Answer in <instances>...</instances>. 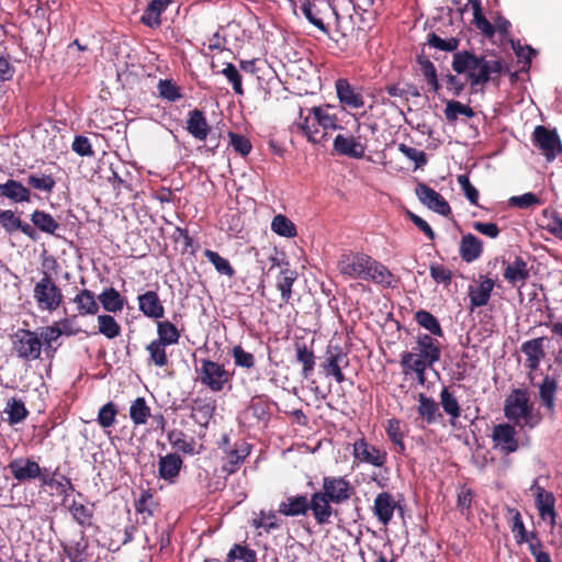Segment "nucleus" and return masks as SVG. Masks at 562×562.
<instances>
[{"instance_id":"25","label":"nucleus","mask_w":562,"mask_h":562,"mask_svg":"<svg viewBox=\"0 0 562 562\" xmlns=\"http://www.w3.org/2000/svg\"><path fill=\"white\" fill-rule=\"evenodd\" d=\"M480 283L476 286L469 288L470 310L485 306L491 297L495 282L493 279L480 276Z\"/></svg>"},{"instance_id":"58","label":"nucleus","mask_w":562,"mask_h":562,"mask_svg":"<svg viewBox=\"0 0 562 562\" xmlns=\"http://www.w3.org/2000/svg\"><path fill=\"white\" fill-rule=\"evenodd\" d=\"M271 229L282 237H295L297 234L296 226L285 215L278 214L273 217Z\"/></svg>"},{"instance_id":"22","label":"nucleus","mask_w":562,"mask_h":562,"mask_svg":"<svg viewBox=\"0 0 562 562\" xmlns=\"http://www.w3.org/2000/svg\"><path fill=\"white\" fill-rule=\"evenodd\" d=\"M333 148L338 155L355 159H362L367 149L366 145L357 140L356 137L342 134H338L334 138Z\"/></svg>"},{"instance_id":"17","label":"nucleus","mask_w":562,"mask_h":562,"mask_svg":"<svg viewBox=\"0 0 562 562\" xmlns=\"http://www.w3.org/2000/svg\"><path fill=\"white\" fill-rule=\"evenodd\" d=\"M302 14L307 21L319 31L327 33L328 30L324 23V16L334 11L330 3L326 0H304L300 7Z\"/></svg>"},{"instance_id":"44","label":"nucleus","mask_w":562,"mask_h":562,"mask_svg":"<svg viewBox=\"0 0 562 562\" xmlns=\"http://www.w3.org/2000/svg\"><path fill=\"white\" fill-rule=\"evenodd\" d=\"M439 398L443 412L450 417L451 424H454L461 416V407L454 393L450 391L449 387L445 386L439 394Z\"/></svg>"},{"instance_id":"5","label":"nucleus","mask_w":562,"mask_h":562,"mask_svg":"<svg viewBox=\"0 0 562 562\" xmlns=\"http://www.w3.org/2000/svg\"><path fill=\"white\" fill-rule=\"evenodd\" d=\"M33 297L41 311H56L63 303L64 295L52 276L43 272V277L34 284Z\"/></svg>"},{"instance_id":"37","label":"nucleus","mask_w":562,"mask_h":562,"mask_svg":"<svg viewBox=\"0 0 562 562\" xmlns=\"http://www.w3.org/2000/svg\"><path fill=\"white\" fill-rule=\"evenodd\" d=\"M72 302L76 304L77 313L80 316L97 315L100 310L94 293L88 289L78 291Z\"/></svg>"},{"instance_id":"60","label":"nucleus","mask_w":562,"mask_h":562,"mask_svg":"<svg viewBox=\"0 0 562 562\" xmlns=\"http://www.w3.org/2000/svg\"><path fill=\"white\" fill-rule=\"evenodd\" d=\"M99 333L109 339H114L121 334V326L115 318L109 314L98 316Z\"/></svg>"},{"instance_id":"47","label":"nucleus","mask_w":562,"mask_h":562,"mask_svg":"<svg viewBox=\"0 0 562 562\" xmlns=\"http://www.w3.org/2000/svg\"><path fill=\"white\" fill-rule=\"evenodd\" d=\"M417 63L420 66V71L427 82V85L430 87V90L435 93H438L441 89L440 81L438 79L437 69L432 61L424 55L417 56Z\"/></svg>"},{"instance_id":"52","label":"nucleus","mask_w":562,"mask_h":562,"mask_svg":"<svg viewBox=\"0 0 562 562\" xmlns=\"http://www.w3.org/2000/svg\"><path fill=\"white\" fill-rule=\"evenodd\" d=\"M415 321L417 324L428 330L431 335L437 337H443V330L437 317L430 312L419 310L415 313Z\"/></svg>"},{"instance_id":"14","label":"nucleus","mask_w":562,"mask_h":562,"mask_svg":"<svg viewBox=\"0 0 562 562\" xmlns=\"http://www.w3.org/2000/svg\"><path fill=\"white\" fill-rule=\"evenodd\" d=\"M530 490L535 491V505L540 518L544 521H549L552 527L555 526L558 513L555 510L554 494L540 486L538 480L533 481Z\"/></svg>"},{"instance_id":"6","label":"nucleus","mask_w":562,"mask_h":562,"mask_svg":"<svg viewBox=\"0 0 562 562\" xmlns=\"http://www.w3.org/2000/svg\"><path fill=\"white\" fill-rule=\"evenodd\" d=\"M12 476L19 482H26L38 479L41 486H53L54 474H49L47 469L42 470L40 464L29 458H15L8 464Z\"/></svg>"},{"instance_id":"41","label":"nucleus","mask_w":562,"mask_h":562,"mask_svg":"<svg viewBox=\"0 0 562 562\" xmlns=\"http://www.w3.org/2000/svg\"><path fill=\"white\" fill-rule=\"evenodd\" d=\"M385 432L390 441L394 445L395 451L400 454H405L406 446L404 442L402 422L395 417L387 419L385 425Z\"/></svg>"},{"instance_id":"8","label":"nucleus","mask_w":562,"mask_h":562,"mask_svg":"<svg viewBox=\"0 0 562 562\" xmlns=\"http://www.w3.org/2000/svg\"><path fill=\"white\" fill-rule=\"evenodd\" d=\"M12 350L24 361L40 359L42 353V339L36 331L19 328L11 335Z\"/></svg>"},{"instance_id":"53","label":"nucleus","mask_w":562,"mask_h":562,"mask_svg":"<svg viewBox=\"0 0 562 562\" xmlns=\"http://www.w3.org/2000/svg\"><path fill=\"white\" fill-rule=\"evenodd\" d=\"M68 510L71 514L74 520L81 527L86 528L92 526L94 513L91 507L72 501V503L68 506Z\"/></svg>"},{"instance_id":"11","label":"nucleus","mask_w":562,"mask_h":562,"mask_svg":"<svg viewBox=\"0 0 562 562\" xmlns=\"http://www.w3.org/2000/svg\"><path fill=\"white\" fill-rule=\"evenodd\" d=\"M349 366L348 353L339 345L328 346L321 368L327 376H333L337 383H342L346 378L342 369Z\"/></svg>"},{"instance_id":"57","label":"nucleus","mask_w":562,"mask_h":562,"mask_svg":"<svg viewBox=\"0 0 562 562\" xmlns=\"http://www.w3.org/2000/svg\"><path fill=\"white\" fill-rule=\"evenodd\" d=\"M225 562H257V553L247 546L233 544Z\"/></svg>"},{"instance_id":"7","label":"nucleus","mask_w":562,"mask_h":562,"mask_svg":"<svg viewBox=\"0 0 562 562\" xmlns=\"http://www.w3.org/2000/svg\"><path fill=\"white\" fill-rule=\"evenodd\" d=\"M196 369L198 380L212 392L218 393L229 383L232 374L221 364L211 359H201Z\"/></svg>"},{"instance_id":"40","label":"nucleus","mask_w":562,"mask_h":562,"mask_svg":"<svg viewBox=\"0 0 562 562\" xmlns=\"http://www.w3.org/2000/svg\"><path fill=\"white\" fill-rule=\"evenodd\" d=\"M330 105H318L311 109V114L314 115V121L319 127L323 128V133L327 134V131H335L340 128L338 125V119L335 114H330L328 110Z\"/></svg>"},{"instance_id":"12","label":"nucleus","mask_w":562,"mask_h":562,"mask_svg":"<svg viewBox=\"0 0 562 562\" xmlns=\"http://www.w3.org/2000/svg\"><path fill=\"white\" fill-rule=\"evenodd\" d=\"M494 448L502 454L508 456L519 448L516 428L507 423L497 424L492 429L491 435Z\"/></svg>"},{"instance_id":"49","label":"nucleus","mask_w":562,"mask_h":562,"mask_svg":"<svg viewBox=\"0 0 562 562\" xmlns=\"http://www.w3.org/2000/svg\"><path fill=\"white\" fill-rule=\"evenodd\" d=\"M4 412L8 414V423L16 425L22 423L29 416V411L21 398L11 397L7 402Z\"/></svg>"},{"instance_id":"35","label":"nucleus","mask_w":562,"mask_h":562,"mask_svg":"<svg viewBox=\"0 0 562 562\" xmlns=\"http://www.w3.org/2000/svg\"><path fill=\"white\" fill-rule=\"evenodd\" d=\"M295 357L296 361L302 364L301 375L304 379H308L312 376L316 357L312 347H308L305 342H295L294 344Z\"/></svg>"},{"instance_id":"9","label":"nucleus","mask_w":562,"mask_h":562,"mask_svg":"<svg viewBox=\"0 0 562 562\" xmlns=\"http://www.w3.org/2000/svg\"><path fill=\"white\" fill-rule=\"evenodd\" d=\"M314 493L308 498L306 494H295L286 496L278 507V513L286 517L306 516L311 510L314 520L318 525H324L321 513L316 514V505H314Z\"/></svg>"},{"instance_id":"64","label":"nucleus","mask_w":562,"mask_h":562,"mask_svg":"<svg viewBox=\"0 0 562 562\" xmlns=\"http://www.w3.org/2000/svg\"><path fill=\"white\" fill-rule=\"evenodd\" d=\"M248 454V446L245 442L240 443L238 447L228 452L227 465H225V470L229 473H234Z\"/></svg>"},{"instance_id":"26","label":"nucleus","mask_w":562,"mask_h":562,"mask_svg":"<svg viewBox=\"0 0 562 562\" xmlns=\"http://www.w3.org/2000/svg\"><path fill=\"white\" fill-rule=\"evenodd\" d=\"M396 502L389 492H381L376 495L373 503V514L384 526L389 525L393 518Z\"/></svg>"},{"instance_id":"59","label":"nucleus","mask_w":562,"mask_h":562,"mask_svg":"<svg viewBox=\"0 0 562 562\" xmlns=\"http://www.w3.org/2000/svg\"><path fill=\"white\" fill-rule=\"evenodd\" d=\"M168 440L172 445V447L177 448L179 451L193 454L194 453V445L195 441L193 438H188L180 430H172L168 434Z\"/></svg>"},{"instance_id":"2","label":"nucleus","mask_w":562,"mask_h":562,"mask_svg":"<svg viewBox=\"0 0 562 562\" xmlns=\"http://www.w3.org/2000/svg\"><path fill=\"white\" fill-rule=\"evenodd\" d=\"M339 273L346 279L372 281L383 286H391L393 274L371 256L360 251H345L337 261Z\"/></svg>"},{"instance_id":"34","label":"nucleus","mask_w":562,"mask_h":562,"mask_svg":"<svg viewBox=\"0 0 562 562\" xmlns=\"http://www.w3.org/2000/svg\"><path fill=\"white\" fill-rule=\"evenodd\" d=\"M416 344L419 351L418 355L426 358L430 364H435L440 360L441 348L437 339L428 334H419Z\"/></svg>"},{"instance_id":"51","label":"nucleus","mask_w":562,"mask_h":562,"mask_svg":"<svg viewBox=\"0 0 562 562\" xmlns=\"http://www.w3.org/2000/svg\"><path fill=\"white\" fill-rule=\"evenodd\" d=\"M443 113L449 123L456 122L459 115H464L468 119L475 116V112L470 105L463 104L457 100L446 101V109L443 110Z\"/></svg>"},{"instance_id":"10","label":"nucleus","mask_w":562,"mask_h":562,"mask_svg":"<svg viewBox=\"0 0 562 562\" xmlns=\"http://www.w3.org/2000/svg\"><path fill=\"white\" fill-rule=\"evenodd\" d=\"M532 142L548 161H553L562 153V144L555 130H550L543 125L536 126L532 133Z\"/></svg>"},{"instance_id":"63","label":"nucleus","mask_w":562,"mask_h":562,"mask_svg":"<svg viewBox=\"0 0 562 562\" xmlns=\"http://www.w3.org/2000/svg\"><path fill=\"white\" fill-rule=\"evenodd\" d=\"M427 44L430 47L437 48L439 50L457 53L456 50L460 45V40L457 37L443 40L436 33L431 32L428 34Z\"/></svg>"},{"instance_id":"43","label":"nucleus","mask_w":562,"mask_h":562,"mask_svg":"<svg viewBox=\"0 0 562 562\" xmlns=\"http://www.w3.org/2000/svg\"><path fill=\"white\" fill-rule=\"evenodd\" d=\"M134 507L136 513L142 515L143 524H146L147 519L154 516L157 504L150 488L140 491L139 497L135 499Z\"/></svg>"},{"instance_id":"24","label":"nucleus","mask_w":562,"mask_h":562,"mask_svg":"<svg viewBox=\"0 0 562 562\" xmlns=\"http://www.w3.org/2000/svg\"><path fill=\"white\" fill-rule=\"evenodd\" d=\"M183 465L181 457L173 452L160 456L158 461V475L164 481L175 483Z\"/></svg>"},{"instance_id":"54","label":"nucleus","mask_w":562,"mask_h":562,"mask_svg":"<svg viewBox=\"0 0 562 562\" xmlns=\"http://www.w3.org/2000/svg\"><path fill=\"white\" fill-rule=\"evenodd\" d=\"M130 417L135 425H144L150 417V407L144 397H137L130 406Z\"/></svg>"},{"instance_id":"62","label":"nucleus","mask_w":562,"mask_h":562,"mask_svg":"<svg viewBox=\"0 0 562 562\" xmlns=\"http://www.w3.org/2000/svg\"><path fill=\"white\" fill-rule=\"evenodd\" d=\"M234 364L238 368L251 370L255 368L256 359L251 352L246 351L240 345H236L231 350Z\"/></svg>"},{"instance_id":"33","label":"nucleus","mask_w":562,"mask_h":562,"mask_svg":"<svg viewBox=\"0 0 562 562\" xmlns=\"http://www.w3.org/2000/svg\"><path fill=\"white\" fill-rule=\"evenodd\" d=\"M89 540L85 531L79 532L77 540H71L67 544H63V551L70 562H85L88 560Z\"/></svg>"},{"instance_id":"32","label":"nucleus","mask_w":562,"mask_h":562,"mask_svg":"<svg viewBox=\"0 0 562 562\" xmlns=\"http://www.w3.org/2000/svg\"><path fill=\"white\" fill-rule=\"evenodd\" d=\"M297 279V272L291 269L290 265H284L283 270H279L276 278V288L280 291L282 303H289L292 297V286Z\"/></svg>"},{"instance_id":"55","label":"nucleus","mask_w":562,"mask_h":562,"mask_svg":"<svg viewBox=\"0 0 562 562\" xmlns=\"http://www.w3.org/2000/svg\"><path fill=\"white\" fill-rule=\"evenodd\" d=\"M203 256L214 266L215 270L220 274L226 276L228 278L234 277V268L232 267L229 261L226 258L222 257L218 252L211 249H205Z\"/></svg>"},{"instance_id":"27","label":"nucleus","mask_w":562,"mask_h":562,"mask_svg":"<svg viewBox=\"0 0 562 562\" xmlns=\"http://www.w3.org/2000/svg\"><path fill=\"white\" fill-rule=\"evenodd\" d=\"M546 337H538L535 339L527 340L521 344L520 350L527 357L526 367L530 371H535L539 368L540 361L544 358L543 341Z\"/></svg>"},{"instance_id":"3","label":"nucleus","mask_w":562,"mask_h":562,"mask_svg":"<svg viewBox=\"0 0 562 562\" xmlns=\"http://www.w3.org/2000/svg\"><path fill=\"white\" fill-rule=\"evenodd\" d=\"M355 493V487L345 476L326 475L322 480V490L314 492L316 514L321 513L323 524H330L335 513L333 505L347 503Z\"/></svg>"},{"instance_id":"61","label":"nucleus","mask_w":562,"mask_h":562,"mask_svg":"<svg viewBox=\"0 0 562 562\" xmlns=\"http://www.w3.org/2000/svg\"><path fill=\"white\" fill-rule=\"evenodd\" d=\"M26 182L31 188L47 193H50L56 184L54 177L45 173H31L27 176Z\"/></svg>"},{"instance_id":"15","label":"nucleus","mask_w":562,"mask_h":562,"mask_svg":"<svg viewBox=\"0 0 562 562\" xmlns=\"http://www.w3.org/2000/svg\"><path fill=\"white\" fill-rule=\"evenodd\" d=\"M335 90L344 109L358 110L364 105L361 89L353 87L348 79L338 78L335 81Z\"/></svg>"},{"instance_id":"29","label":"nucleus","mask_w":562,"mask_h":562,"mask_svg":"<svg viewBox=\"0 0 562 562\" xmlns=\"http://www.w3.org/2000/svg\"><path fill=\"white\" fill-rule=\"evenodd\" d=\"M300 121L294 124L296 130L302 133L310 143L319 144L325 138L326 133H321L319 126L314 121V115L308 113V115H303V109L300 108L299 111Z\"/></svg>"},{"instance_id":"56","label":"nucleus","mask_w":562,"mask_h":562,"mask_svg":"<svg viewBox=\"0 0 562 562\" xmlns=\"http://www.w3.org/2000/svg\"><path fill=\"white\" fill-rule=\"evenodd\" d=\"M166 10L165 7L160 5L155 0H151L145 9L140 21L148 27L156 29L161 24V13Z\"/></svg>"},{"instance_id":"48","label":"nucleus","mask_w":562,"mask_h":562,"mask_svg":"<svg viewBox=\"0 0 562 562\" xmlns=\"http://www.w3.org/2000/svg\"><path fill=\"white\" fill-rule=\"evenodd\" d=\"M31 222L41 232L50 235H55L59 228V223L49 213L41 210H35L31 214Z\"/></svg>"},{"instance_id":"30","label":"nucleus","mask_w":562,"mask_h":562,"mask_svg":"<svg viewBox=\"0 0 562 562\" xmlns=\"http://www.w3.org/2000/svg\"><path fill=\"white\" fill-rule=\"evenodd\" d=\"M418 405L416 406V411L418 414V418L427 424L432 425L437 422L438 417H441V413L439 411L438 403L427 396L425 393H419L417 396Z\"/></svg>"},{"instance_id":"19","label":"nucleus","mask_w":562,"mask_h":562,"mask_svg":"<svg viewBox=\"0 0 562 562\" xmlns=\"http://www.w3.org/2000/svg\"><path fill=\"white\" fill-rule=\"evenodd\" d=\"M504 268V279L512 285L522 288L530 278V272L528 269L527 261L520 257H515L514 261L506 262L503 260Z\"/></svg>"},{"instance_id":"46","label":"nucleus","mask_w":562,"mask_h":562,"mask_svg":"<svg viewBox=\"0 0 562 562\" xmlns=\"http://www.w3.org/2000/svg\"><path fill=\"white\" fill-rule=\"evenodd\" d=\"M167 347V345L159 342L156 339L151 340L145 348L148 352V366H155L158 368L166 367L169 363L166 350Z\"/></svg>"},{"instance_id":"4","label":"nucleus","mask_w":562,"mask_h":562,"mask_svg":"<svg viewBox=\"0 0 562 562\" xmlns=\"http://www.w3.org/2000/svg\"><path fill=\"white\" fill-rule=\"evenodd\" d=\"M504 415L515 424L524 422L525 426L536 427L541 422L540 414L533 413V403L530 401L527 389H514L504 402Z\"/></svg>"},{"instance_id":"21","label":"nucleus","mask_w":562,"mask_h":562,"mask_svg":"<svg viewBox=\"0 0 562 562\" xmlns=\"http://www.w3.org/2000/svg\"><path fill=\"white\" fill-rule=\"evenodd\" d=\"M0 226L10 235L19 231L33 240L37 237L35 228L22 221L12 210L0 209Z\"/></svg>"},{"instance_id":"28","label":"nucleus","mask_w":562,"mask_h":562,"mask_svg":"<svg viewBox=\"0 0 562 562\" xmlns=\"http://www.w3.org/2000/svg\"><path fill=\"white\" fill-rule=\"evenodd\" d=\"M483 254V243L475 235L468 233L462 235L459 245V255L468 263L475 261Z\"/></svg>"},{"instance_id":"16","label":"nucleus","mask_w":562,"mask_h":562,"mask_svg":"<svg viewBox=\"0 0 562 562\" xmlns=\"http://www.w3.org/2000/svg\"><path fill=\"white\" fill-rule=\"evenodd\" d=\"M538 400L540 407H542L549 417H553L557 411V393L559 390V382L557 378L546 374L541 382L537 384Z\"/></svg>"},{"instance_id":"23","label":"nucleus","mask_w":562,"mask_h":562,"mask_svg":"<svg viewBox=\"0 0 562 562\" xmlns=\"http://www.w3.org/2000/svg\"><path fill=\"white\" fill-rule=\"evenodd\" d=\"M139 311L148 318L160 319L165 316V307L156 291H147L137 296Z\"/></svg>"},{"instance_id":"42","label":"nucleus","mask_w":562,"mask_h":562,"mask_svg":"<svg viewBox=\"0 0 562 562\" xmlns=\"http://www.w3.org/2000/svg\"><path fill=\"white\" fill-rule=\"evenodd\" d=\"M506 512L509 517V528L514 535L516 543L522 544L525 543V541H529L528 532L525 528L519 510L514 507L507 506Z\"/></svg>"},{"instance_id":"38","label":"nucleus","mask_w":562,"mask_h":562,"mask_svg":"<svg viewBox=\"0 0 562 562\" xmlns=\"http://www.w3.org/2000/svg\"><path fill=\"white\" fill-rule=\"evenodd\" d=\"M473 11V24L486 38L495 35V27L483 14L481 0H468Z\"/></svg>"},{"instance_id":"45","label":"nucleus","mask_w":562,"mask_h":562,"mask_svg":"<svg viewBox=\"0 0 562 562\" xmlns=\"http://www.w3.org/2000/svg\"><path fill=\"white\" fill-rule=\"evenodd\" d=\"M180 337L181 333L173 323L169 321L157 322V341L171 346L179 344Z\"/></svg>"},{"instance_id":"1","label":"nucleus","mask_w":562,"mask_h":562,"mask_svg":"<svg viewBox=\"0 0 562 562\" xmlns=\"http://www.w3.org/2000/svg\"><path fill=\"white\" fill-rule=\"evenodd\" d=\"M451 68L456 75L447 71L441 74V86L452 97H460L467 86L458 75H465L472 89L494 81L504 71V63L501 58L486 59L484 55H475L470 50H458L452 56Z\"/></svg>"},{"instance_id":"39","label":"nucleus","mask_w":562,"mask_h":562,"mask_svg":"<svg viewBox=\"0 0 562 562\" xmlns=\"http://www.w3.org/2000/svg\"><path fill=\"white\" fill-rule=\"evenodd\" d=\"M98 301L101 303L104 311L109 313L121 312L125 304V299L112 286L104 289L98 295Z\"/></svg>"},{"instance_id":"20","label":"nucleus","mask_w":562,"mask_h":562,"mask_svg":"<svg viewBox=\"0 0 562 562\" xmlns=\"http://www.w3.org/2000/svg\"><path fill=\"white\" fill-rule=\"evenodd\" d=\"M403 373L411 374L415 373L419 384H424L426 381V370L428 367H432L426 358L420 355L413 353L411 351H404L401 355L400 361Z\"/></svg>"},{"instance_id":"13","label":"nucleus","mask_w":562,"mask_h":562,"mask_svg":"<svg viewBox=\"0 0 562 562\" xmlns=\"http://www.w3.org/2000/svg\"><path fill=\"white\" fill-rule=\"evenodd\" d=\"M352 454L359 462L376 468L384 467L387 461L386 451L370 445L364 437H361L353 442Z\"/></svg>"},{"instance_id":"50","label":"nucleus","mask_w":562,"mask_h":562,"mask_svg":"<svg viewBox=\"0 0 562 562\" xmlns=\"http://www.w3.org/2000/svg\"><path fill=\"white\" fill-rule=\"evenodd\" d=\"M277 514L279 513L273 510H261L258 517L252 520V526L256 529H262L266 533L280 529L282 526V520L278 517Z\"/></svg>"},{"instance_id":"36","label":"nucleus","mask_w":562,"mask_h":562,"mask_svg":"<svg viewBox=\"0 0 562 562\" xmlns=\"http://www.w3.org/2000/svg\"><path fill=\"white\" fill-rule=\"evenodd\" d=\"M0 195L15 203L30 202L31 191L21 182L9 179L4 183H0Z\"/></svg>"},{"instance_id":"31","label":"nucleus","mask_w":562,"mask_h":562,"mask_svg":"<svg viewBox=\"0 0 562 562\" xmlns=\"http://www.w3.org/2000/svg\"><path fill=\"white\" fill-rule=\"evenodd\" d=\"M187 131L199 140H205L211 132V127L205 119L204 113L194 109L189 112L187 121Z\"/></svg>"},{"instance_id":"18","label":"nucleus","mask_w":562,"mask_h":562,"mask_svg":"<svg viewBox=\"0 0 562 562\" xmlns=\"http://www.w3.org/2000/svg\"><path fill=\"white\" fill-rule=\"evenodd\" d=\"M415 193L419 201L431 211L447 216L451 213V207L445 198L429 186L419 182L415 188Z\"/></svg>"}]
</instances>
